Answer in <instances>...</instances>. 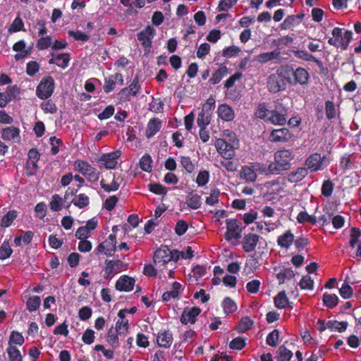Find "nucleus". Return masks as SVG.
Masks as SVG:
<instances>
[{
	"label": "nucleus",
	"mask_w": 361,
	"mask_h": 361,
	"mask_svg": "<svg viewBox=\"0 0 361 361\" xmlns=\"http://www.w3.org/2000/svg\"><path fill=\"white\" fill-rule=\"evenodd\" d=\"M178 259V255L167 247H162L156 250L153 261L154 266L164 278H173V269Z\"/></svg>",
	"instance_id": "1"
},
{
	"label": "nucleus",
	"mask_w": 361,
	"mask_h": 361,
	"mask_svg": "<svg viewBox=\"0 0 361 361\" xmlns=\"http://www.w3.org/2000/svg\"><path fill=\"white\" fill-rule=\"evenodd\" d=\"M294 153L290 149H279L274 153V161L267 167L269 173L279 174L290 168L291 161L294 159Z\"/></svg>",
	"instance_id": "2"
},
{
	"label": "nucleus",
	"mask_w": 361,
	"mask_h": 361,
	"mask_svg": "<svg viewBox=\"0 0 361 361\" xmlns=\"http://www.w3.org/2000/svg\"><path fill=\"white\" fill-rule=\"evenodd\" d=\"M332 37L328 40L329 44L346 49L353 37V32L340 27H334L331 32Z\"/></svg>",
	"instance_id": "3"
},
{
	"label": "nucleus",
	"mask_w": 361,
	"mask_h": 361,
	"mask_svg": "<svg viewBox=\"0 0 361 361\" xmlns=\"http://www.w3.org/2000/svg\"><path fill=\"white\" fill-rule=\"evenodd\" d=\"M268 173V170L264 164L256 162L243 166L240 171V177L246 181L255 182L258 175H267Z\"/></svg>",
	"instance_id": "4"
},
{
	"label": "nucleus",
	"mask_w": 361,
	"mask_h": 361,
	"mask_svg": "<svg viewBox=\"0 0 361 361\" xmlns=\"http://www.w3.org/2000/svg\"><path fill=\"white\" fill-rule=\"evenodd\" d=\"M284 72L283 68H279L269 77L267 86L271 92L276 93L285 88Z\"/></svg>",
	"instance_id": "5"
},
{
	"label": "nucleus",
	"mask_w": 361,
	"mask_h": 361,
	"mask_svg": "<svg viewBox=\"0 0 361 361\" xmlns=\"http://www.w3.org/2000/svg\"><path fill=\"white\" fill-rule=\"evenodd\" d=\"M74 169L82 176L86 177L91 182L97 181L99 179V173L89 163L77 160L74 163Z\"/></svg>",
	"instance_id": "6"
},
{
	"label": "nucleus",
	"mask_w": 361,
	"mask_h": 361,
	"mask_svg": "<svg viewBox=\"0 0 361 361\" xmlns=\"http://www.w3.org/2000/svg\"><path fill=\"white\" fill-rule=\"evenodd\" d=\"M214 146L219 154L224 159H233L235 157V149L238 145L225 142L224 140H216Z\"/></svg>",
	"instance_id": "7"
},
{
	"label": "nucleus",
	"mask_w": 361,
	"mask_h": 361,
	"mask_svg": "<svg viewBox=\"0 0 361 361\" xmlns=\"http://www.w3.org/2000/svg\"><path fill=\"white\" fill-rule=\"evenodd\" d=\"M243 228L242 224L237 219H229L226 220V233L225 238L228 241L238 240L241 238Z\"/></svg>",
	"instance_id": "8"
},
{
	"label": "nucleus",
	"mask_w": 361,
	"mask_h": 361,
	"mask_svg": "<svg viewBox=\"0 0 361 361\" xmlns=\"http://www.w3.org/2000/svg\"><path fill=\"white\" fill-rule=\"evenodd\" d=\"M287 109L279 104L275 109L270 111L268 114L267 121L274 125L283 126L286 122Z\"/></svg>",
	"instance_id": "9"
},
{
	"label": "nucleus",
	"mask_w": 361,
	"mask_h": 361,
	"mask_svg": "<svg viewBox=\"0 0 361 361\" xmlns=\"http://www.w3.org/2000/svg\"><path fill=\"white\" fill-rule=\"evenodd\" d=\"M305 165L308 169L314 172L322 170L324 166L327 165V163L324 156H322L319 153H314L306 159Z\"/></svg>",
	"instance_id": "10"
},
{
	"label": "nucleus",
	"mask_w": 361,
	"mask_h": 361,
	"mask_svg": "<svg viewBox=\"0 0 361 361\" xmlns=\"http://www.w3.org/2000/svg\"><path fill=\"white\" fill-rule=\"evenodd\" d=\"M54 88V80L51 78H46L41 80L37 88V94L40 99H44L49 97Z\"/></svg>",
	"instance_id": "11"
},
{
	"label": "nucleus",
	"mask_w": 361,
	"mask_h": 361,
	"mask_svg": "<svg viewBox=\"0 0 361 361\" xmlns=\"http://www.w3.org/2000/svg\"><path fill=\"white\" fill-rule=\"evenodd\" d=\"M116 250V236L115 234H110L107 238L99 243L97 250L104 253L106 256H112Z\"/></svg>",
	"instance_id": "12"
},
{
	"label": "nucleus",
	"mask_w": 361,
	"mask_h": 361,
	"mask_svg": "<svg viewBox=\"0 0 361 361\" xmlns=\"http://www.w3.org/2000/svg\"><path fill=\"white\" fill-rule=\"evenodd\" d=\"M121 155V152L119 150L104 154L100 157L99 162L105 169H113L116 168Z\"/></svg>",
	"instance_id": "13"
},
{
	"label": "nucleus",
	"mask_w": 361,
	"mask_h": 361,
	"mask_svg": "<svg viewBox=\"0 0 361 361\" xmlns=\"http://www.w3.org/2000/svg\"><path fill=\"white\" fill-rule=\"evenodd\" d=\"M292 138L293 134L285 128L274 129L269 135V140L273 142H286Z\"/></svg>",
	"instance_id": "14"
},
{
	"label": "nucleus",
	"mask_w": 361,
	"mask_h": 361,
	"mask_svg": "<svg viewBox=\"0 0 361 361\" xmlns=\"http://www.w3.org/2000/svg\"><path fill=\"white\" fill-rule=\"evenodd\" d=\"M201 310L197 307H185L180 316V322L184 324H193Z\"/></svg>",
	"instance_id": "15"
},
{
	"label": "nucleus",
	"mask_w": 361,
	"mask_h": 361,
	"mask_svg": "<svg viewBox=\"0 0 361 361\" xmlns=\"http://www.w3.org/2000/svg\"><path fill=\"white\" fill-rule=\"evenodd\" d=\"M135 284V280L127 275H123L119 277L115 284V288L118 291L129 292L131 291Z\"/></svg>",
	"instance_id": "16"
},
{
	"label": "nucleus",
	"mask_w": 361,
	"mask_h": 361,
	"mask_svg": "<svg viewBox=\"0 0 361 361\" xmlns=\"http://www.w3.org/2000/svg\"><path fill=\"white\" fill-rule=\"evenodd\" d=\"M126 264L121 260H109L106 262L105 273L107 276H112L126 269Z\"/></svg>",
	"instance_id": "17"
},
{
	"label": "nucleus",
	"mask_w": 361,
	"mask_h": 361,
	"mask_svg": "<svg viewBox=\"0 0 361 361\" xmlns=\"http://www.w3.org/2000/svg\"><path fill=\"white\" fill-rule=\"evenodd\" d=\"M264 187L271 195H279L284 191L286 184L283 178H278L265 183Z\"/></svg>",
	"instance_id": "18"
},
{
	"label": "nucleus",
	"mask_w": 361,
	"mask_h": 361,
	"mask_svg": "<svg viewBox=\"0 0 361 361\" xmlns=\"http://www.w3.org/2000/svg\"><path fill=\"white\" fill-rule=\"evenodd\" d=\"M156 31L151 26H147L138 34V40L145 48H149L152 45V40L155 35Z\"/></svg>",
	"instance_id": "19"
},
{
	"label": "nucleus",
	"mask_w": 361,
	"mask_h": 361,
	"mask_svg": "<svg viewBox=\"0 0 361 361\" xmlns=\"http://www.w3.org/2000/svg\"><path fill=\"white\" fill-rule=\"evenodd\" d=\"M116 83L119 85H123V78L121 73H116L105 78L104 85V92L106 93L111 92L114 90Z\"/></svg>",
	"instance_id": "20"
},
{
	"label": "nucleus",
	"mask_w": 361,
	"mask_h": 361,
	"mask_svg": "<svg viewBox=\"0 0 361 361\" xmlns=\"http://www.w3.org/2000/svg\"><path fill=\"white\" fill-rule=\"evenodd\" d=\"M361 233L357 228H352L350 235V246L352 248L356 247L355 257L361 259V240H360Z\"/></svg>",
	"instance_id": "21"
},
{
	"label": "nucleus",
	"mask_w": 361,
	"mask_h": 361,
	"mask_svg": "<svg viewBox=\"0 0 361 361\" xmlns=\"http://www.w3.org/2000/svg\"><path fill=\"white\" fill-rule=\"evenodd\" d=\"M260 239L262 238L259 235L252 233L245 235L242 243L243 250L246 252L253 251Z\"/></svg>",
	"instance_id": "22"
},
{
	"label": "nucleus",
	"mask_w": 361,
	"mask_h": 361,
	"mask_svg": "<svg viewBox=\"0 0 361 361\" xmlns=\"http://www.w3.org/2000/svg\"><path fill=\"white\" fill-rule=\"evenodd\" d=\"M13 50L17 54L14 58L16 61L21 60L30 54L31 49L26 48V43L24 40H20L15 43L13 46Z\"/></svg>",
	"instance_id": "23"
},
{
	"label": "nucleus",
	"mask_w": 361,
	"mask_h": 361,
	"mask_svg": "<svg viewBox=\"0 0 361 361\" xmlns=\"http://www.w3.org/2000/svg\"><path fill=\"white\" fill-rule=\"evenodd\" d=\"M294 271L292 269L287 268L281 269L276 274V279H278L279 284L287 283L288 285H294Z\"/></svg>",
	"instance_id": "24"
},
{
	"label": "nucleus",
	"mask_w": 361,
	"mask_h": 361,
	"mask_svg": "<svg viewBox=\"0 0 361 361\" xmlns=\"http://www.w3.org/2000/svg\"><path fill=\"white\" fill-rule=\"evenodd\" d=\"M1 136L6 141L18 142L20 140V130L14 126L3 128Z\"/></svg>",
	"instance_id": "25"
},
{
	"label": "nucleus",
	"mask_w": 361,
	"mask_h": 361,
	"mask_svg": "<svg viewBox=\"0 0 361 361\" xmlns=\"http://www.w3.org/2000/svg\"><path fill=\"white\" fill-rule=\"evenodd\" d=\"M127 310H121L118 316L120 318L116 324V331L118 335H126L128 329V320L125 319Z\"/></svg>",
	"instance_id": "26"
},
{
	"label": "nucleus",
	"mask_w": 361,
	"mask_h": 361,
	"mask_svg": "<svg viewBox=\"0 0 361 361\" xmlns=\"http://www.w3.org/2000/svg\"><path fill=\"white\" fill-rule=\"evenodd\" d=\"M162 121L158 118H154L149 121L147 125L145 135L147 138L154 136L161 128Z\"/></svg>",
	"instance_id": "27"
},
{
	"label": "nucleus",
	"mask_w": 361,
	"mask_h": 361,
	"mask_svg": "<svg viewBox=\"0 0 361 361\" xmlns=\"http://www.w3.org/2000/svg\"><path fill=\"white\" fill-rule=\"evenodd\" d=\"M218 116L224 121H233L235 118L233 109L226 104H220L217 109Z\"/></svg>",
	"instance_id": "28"
},
{
	"label": "nucleus",
	"mask_w": 361,
	"mask_h": 361,
	"mask_svg": "<svg viewBox=\"0 0 361 361\" xmlns=\"http://www.w3.org/2000/svg\"><path fill=\"white\" fill-rule=\"evenodd\" d=\"M185 204L191 209H197L201 207L202 197L197 192L192 191L186 195Z\"/></svg>",
	"instance_id": "29"
},
{
	"label": "nucleus",
	"mask_w": 361,
	"mask_h": 361,
	"mask_svg": "<svg viewBox=\"0 0 361 361\" xmlns=\"http://www.w3.org/2000/svg\"><path fill=\"white\" fill-rule=\"evenodd\" d=\"M183 290V288L180 283L173 282L171 290L164 293L162 298L164 301H169L172 298H178Z\"/></svg>",
	"instance_id": "30"
},
{
	"label": "nucleus",
	"mask_w": 361,
	"mask_h": 361,
	"mask_svg": "<svg viewBox=\"0 0 361 361\" xmlns=\"http://www.w3.org/2000/svg\"><path fill=\"white\" fill-rule=\"evenodd\" d=\"M51 56L49 61V63H54L63 69L68 67L70 61V55L68 54L62 53L55 55L52 53Z\"/></svg>",
	"instance_id": "31"
},
{
	"label": "nucleus",
	"mask_w": 361,
	"mask_h": 361,
	"mask_svg": "<svg viewBox=\"0 0 361 361\" xmlns=\"http://www.w3.org/2000/svg\"><path fill=\"white\" fill-rule=\"evenodd\" d=\"M280 51L277 49L273 50L269 52H264L255 56V61L260 63H265L279 59Z\"/></svg>",
	"instance_id": "32"
},
{
	"label": "nucleus",
	"mask_w": 361,
	"mask_h": 361,
	"mask_svg": "<svg viewBox=\"0 0 361 361\" xmlns=\"http://www.w3.org/2000/svg\"><path fill=\"white\" fill-rule=\"evenodd\" d=\"M295 82L301 85H307L309 82L310 75L303 68L298 67L293 71Z\"/></svg>",
	"instance_id": "33"
},
{
	"label": "nucleus",
	"mask_w": 361,
	"mask_h": 361,
	"mask_svg": "<svg viewBox=\"0 0 361 361\" xmlns=\"http://www.w3.org/2000/svg\"><path fill=\"white\" fill-rule=\"evenodd\" d=\"M172 341V334L169 331H161L157 336V343L161 348H169L171 345Z\"/></svg>",
	"instance_id": "34"
},
{
	"label": "nucleus",
	"mask_w": 361,
	"mask_h": 361,
	"mask_svg": "<svg viewBox=\"0 0 361 361\" xmlns=\"http://www.w3.org/2000/svg\"><path fill=\"white\" fill-rule=\"evenodd\" d=\"M307 175V169L300 167L297 169L295 171L290 172L288 175V179L292 183H297L302 180Z\"/></svg>",
	"instance_id": "35"
},
{
	"label": "nucleus",
	"mask_w": 361,
	"mask_h": 361,
	"mask_svg": "<svg viewBox=\"0 0 361 361\" xmlns=\"http://www.w3.org/2000/svg\"><path fill=\"white\" fill-rule=\"evenodd\" d=\"M294 240L293 234L290 231H286L278 238L277 242L279 246L284 248H288Z\"/></svg>",
	"instance_id": "36"
},
{
	"label": "nucleus",
	"mask_w": 361,
	"mask_h": 361,
	"mask_svg": "<svg viewBox=\"0 0 361 361\" xmlns=\"http://www.w3.org/2000/svg\"><path fill=\"white\" fill-rule=\"evenodd\" d=\"M221 136V138H217L216 140H224L225 142L231 143L232 145L238 146L240 145L239 140L233 131L229 129L224 130Z\"/></svg>",
	"instance_id": "37"
},
{
	"label": "nucleus",
	"mask_w": 361,
	"mask_h": 361,
	"mask_svg": "<svg viewBox=\"0 0 361 361\" xmlns=\"http://www.w3.org/2000/svg\"><path fill=\"white\" fill-rule=\"evenodd\" d=\"M18 216V212L16 210H10L5 215L3 216L1 220V226L4 228L9 227L13 222V221Z\"/></svg>",
	"instance_id": "38"
},
{
	"label": "nucleus",
	"mask_w": 361,
	"mask_h": 361,
	"mask_svg": "<svg viewBox=\"0 0 361 361\" xmlns=\"http://www.w3.org/2000/svg\"><path fill=\"white\" fill-rule=\"evenodd\" d=\"M289 300L285 291L280 292L274 298V305L278 309H284L288 306Z\"/></svg>",
	"instance_id": "39"
},
{
	"label": "nucleus",
	"mask_w": 361,
	"mask_h": 361,
	"mask_svg": "<svg viewBox=\"0 0 361 361\" xmlns=\"http://www.w3.org/2000/svg\"><path fill=\"white\" fill-rule=\"evenodd\" d=\"M222 307L226 314L235 312L237 310V305L234 300L230 298H225L222 302Z\"/></svg>",
	"instance_id": "40"
},
{
	"label": "nucleus",
	"mask_w": 361,
	"mask_h": 361,
	"mask_svg": "<svg viewBox=\"0 0 361 361\" xmlns=\"http://www.w3.org/2000/svg\"><path fill=\"white\" fill-rule=\"evenodd\" d=\"M24 341V337L20 332L13 331L9 336L8 346H15L14 345H22Z\"/></svg>",
	"instance_id": "41"
},
{
	"label": "nucleus",
	"mask_w": 361,
	"mask_h": 361,
	"mask_svg": "<svg viewBox=\"0 0 361 361\" xmlns=\"http://www.w3.org/2000/svg\"><path fill=\"white\" fill-rule=\"evenodd\" d=\"M228 73V69L226 66H221L218 68L212 75L209 81L212 84L219 83L221 79Z\"/></svg>",
	"instance_id": "42"
},
{
	"label": "nucleus",
	"mask_w": 361,
	"mask_h": 361,
	"mask_svg": "<svg viewBox=\"0 0 361 361\" xmlns=\"http://www.w3.org/2000/svg\"><path fill=\"white\" fill-rule=\"evenodd\" d=\"M63 198L59 195L55 194L51 197L49 202V207L51 210L54 212L60 211L63 207Z\"/></svg>",
	"instance_id": "43"
},
{
	"label": "nucleus",
	"mask_w": 361,
	"mask_h": 361,
	"mask_svg": "<svg viewBox=\"0 0 361 361\" xmlns=\"http://www.w3.org/2000/svg\"><path fill=\"white\" fill-rule=\"evenodd\" d=\"M6 353L8 355V361H23L21 353L16 346H8Z\"/></svg>",
	"instance_id": "44"
},
{
	"label": "nucleus",
	"mask_w": 361,
	"mask_h": 361,
	"mask_svg": "<svg viewBox=\"0 0 361 361\" xmlns=\"http://www.w3.org/2000/svg\"><path fill=\"white\" fill-rule=\"evenodd\" d=\"M323 302L329 308H334L338 305V298L335 294L324 293L323 295Z\"/></svg>",
	"instance_id": "45"
},
{
	"label": "nucleus",
	"mask_w": 361,
	"mask_h": 361,
	"mask_svg": "<svg viewBox=\"0 0 361 361\" xmlns=\"http://www.w3.org/2000/svg\"><path fill=\"white\" fill-rule=\"evenodd\" d=\"M293 356V353L285 346L281 345L277 350L278 361H289Z\"/></svg>",
	"instance_id": "46"
},
{
	"label": "nucleus",
	"mask_w": 361,
	"mask_h": 361,
	"mask_svg": "<svg viewBox=\"0 0 361 361\" xmlns=\"http://www.w3.org/2000/svg\"><path fill=\"white\" fill-rule=\"evenodd\" d=\"M52 42H53V39H52L51 37H50V36L41 37L38 39L36 47L39 50L47 49L49 47L51 48Z\"/></svg>",
	"instance_id": "47"
},
{
	"label": "nucleus",
	"mask_w": 361,
	"mask_h": 361,
	"mask_svg": "<svg viewBox=\"0 0 361 361\" xmlns=\"http://www.w3.org/2000/svg\"><path fill=\"white\" fill-rule=\"evenodd\" d=\"M22 30H24V23L23 20L19 16H18L14 19L11 25L9 26L8 32L9 33H13Z\"/></svg>",
	"instance_id": "48"
},
{
	"label": "nucleus",
	"mask_w": 361,
	"mask_h": 361,
	"mask_svg": "<svg viewBox=\"0 0 361 361\" xmlns=\"http://www.w3.org/2000/svg\"><path fill=\"white\" fill-rule=\"evenodd\" d=\"M297 221L300 224L309 222L312 224H316L317 223V218L314 216L309 215L306 212H300L297 216Z\"/></svg>",
	"instance_id": "49"
},
{
	"label": "nucleus",
	"mask_w": 361,
	"mask_h": 361,
	"mask_svg": "<svg viewBox=\"0 0 361 361\" xmlns=\"http://www.w3.org/2000/svg\"><path fill=\"white\" fill-rule=\"evenodd\" d=\"M299 286L301 289L312 290L314 288V280L311 276L305 275L300 279Z\"/></svg>",
	"instance_id": "50"
},
{
	"label": "nucleus",
	"mask_w": 361,
	"mask_h": 361,
	"mask_svg": "<svg viewBox=\"0 0 361 361\" xmlns=\"http://www.w3.org/2000/svg\"><path fill=\"white\" fill-rule=\"evenodd\" d=\"M41 305V299L39 296L34 295L27 301V308L30 312L36 311Z\"/></svg>",
	"instance_id": "51"
},
{
	"label": "nucleus",
	"mask_w": 361,
	"mask_h": 361,
	"mask_svg": "<svg viewBox=\"0 0 361 361\" xmlns=\"http://www.w3.org/2000/svg\"><path fill=\"white\" fill-rule=\"evenodd\" d=\"M71 202L79 208H83L89 204V197L85 194H80Z\"/></svg>",
	"instance_id": "52"
},
{
	"label": "nucleus",
	"mask_w": 361,
	"mask_h": 361,
	"mask_svg": "<svg viewBox=\"0 0 361 361\" xmlns=\"http://www.w3.org/2000/svg\"><path fill=\"white\" fill-rule=\"evenodd\" d=\"M152 160L149 154H145L140 160V166L142 170L146 172H150L152 169Z\"/></svg>",
	"instance_id": "53"
},
{
	"label": "nucleus",
	"mask_w": 361,
	"mask_h": 361,
	"mask_svg": "<svg viewBox=\"0 0 361 361\" xmlns=\"http://www.w3.org/2000/svg\"><path fill=\"white\" fill-rule=\"evenodd\" d=\"M209 180V173L206 170L200 171L196 178V183L198 186L205 185Z\"/></svg>",
	"instance_id": "54"
},
{
	"label": "nucleus",
	"mask_w": 361,
	"mask_h": 361,
	"mask_svg": "<svg viewBox=\"0 0 361 361\" xmlns=\"http://www.w3.org/2000/svg\"><path fill=\"white\" fill-rule=\"evenodd\" d=\"M279 331L277 329L273 330L267 337V343L269 346L275 347L279 343Z\"/></svg>",
	"instance_id": "55"
},
{
	"label": "nucleus",
	"mask_w": 361,
	"mask_h": 361,
	"mask_svg": "<svg viewBox=\"0 0 361 361\" xmlns=\"http://www.w3.org/2000/svg\"><path fill=\"white\" fill-rule=\"evenodd\" d=\"M13 250L8 242L4 241L0 247V259L8 258L12 254Z\"/></svg>",
	"instance_id": "56"
},
{
	"label": "nucleus",
	"mask_w": 361,
	"mask_h": 361,
	"mask_svg": "<svg viewBox=\"0 0 361 361\" xmlns=\"http://www.w3.org/2000/svg\"><path fill=\"white\" fill-rule=\"evenodd\" d=\"M294 54L297 58L301 59L302 60L307 61H315L318 62V60L316 59V58L312 56V54H309L305 50H297L294 51Z\"/></svg>",
	"instance_id": "57"
},
{
	"label": "nucleus",
	"mask_w": 361,
	"mask_h": 361,
	"mask_svg": "<svg viewBox=\"0 0 361 361\" xmlns=\"http://www.w3.org/2000/svg\"><path fill=\"white\" fill-rule=\"evenodd\" d=\"M252 324L253 322L249 317H243L238 324V330L240 332H245L252 327Z\"/></svg>",
	"instance_id": "58"
},
{
	"label": "nucleus",
	"mask_w": 361,
	"mask_h": 361,
	"mask_svg": "<svg viewBox=\"0 0 361 361\" xmlns=\"http://www.w3.org/2000/svg\"><path fill=\"white\" fill-rule=\"evenodd\" d=\"M238 0H221L218 5L219 11H226L237 4Z\"/></svg>",
	"instance_id": "59"
},
{
	"label": "nucleus",
	"mask_w": 361,
	"mask_h": 361,
	"mask_svg": "<svg viewBox=\"0 0 361 361\" xmlns=\"http://www.w3.org/2000/svg\"><path fill=\"white\" fill-rule=\"evenodd\" d=\"M340 295L344 299H348L352 297L353 291L351 286L348 283H344L339 289Z\"/></svg>",
	"instance_id": "60"
},
{
	"label": "nucleus",
	"mask_w": 361,
	"mask_h": 361,
	"mask_svg": "<svg viewBox=\"0 0 361 361\" xmlns=\"http://www.w3.org/2000/svg\"><path fill=\"white\" fill-rule=\"evenodd\" d=\"M240 52V49L236 46H231L223 51V56L227 58H232L237 56Z\"/></svg>",
	"instance_id": "61"
},
{
	"label": "nucleus",
	"mask_w": 361,
	"mask_h": 361,
	"mask_svg": "<svg viewBox=\"0 0 361 361\" xmlns=\"http://www.w3.org/2000/svg\"><path fill=\"white\" fill-rule=\"evenodd\" d=\"M180 164L188 172L192 173L195 171V166L191 161L190 158L188 157H182L180 159Z\"/></svg>",
	"instance_id": "62"
},
{
	"label": "nucleus",
	"mask_w": 361,
	"mask_h": 361,
	"mask_svg": "<svg viewBox=\"0 0 361 361\" xmlns=\"http://www.w3.org/2000/svg\"><path fill=\"white\" fill-rule=\"evenodd\" d=\"M325 109L327 118L332 119L336 116V110L333 102L327 101L325 104Z\"/></svg>",
	"instance_id": "63"
},
{
	"label": "nucleus",
	"mask_w": 361,
	"mask_h": 361,
	"mask_svg": "<svg viewBox=\"0 0 361 361\" xmlns=\"http://www.w3.org/2000/svg\"><path fill=\"white\" fill-rule=\"evenodd\" d=\"M245 346V341L240 337L233 339L229 343V348L234 350H242Z\"/></svg>",
	"instance_id": "64"
}]
</instances>
